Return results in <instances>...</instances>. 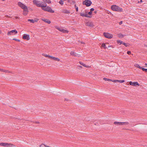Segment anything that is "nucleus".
<instances>
[{"label": "nucleus", "instance_id": "1", "mask_svg": "<svg viewBox=\"0 0 147 147\" xmlns=\"http://www.w3.org/2000/svg\"><path fill=\"white\" fill-rule=\"evenodd\" d=\"M43 5L44 7H41L43 10L51 13H54V11L52 10L50 7L47 6V4L46 3H43Z\"/></svg>", "mask_w": 147, "mask_h": 147}, {"label": "nucleus", "instance_id": "2", "mask_svg": "<svg viewBox=\"0 0 147 147\" xmlns=\"http://www.w3.org/2000/svg\"><path fill=\"white\" fill-rule=\"evenodd\" d=\"M111 8L113 11L118 12L123 11V10L122 8L116 5H112Z\"/></svg>", "mask_w": 147, "mask_h": 147}, {"label": "nucleus", "instance_id": "3", "mask_svg": "<svg viewBox=\"0 0 147 147\" xmlns=\"http://www.w3.org/2000/svg\"><path fill=\"white\" fill-rule=\"evenodd\" d=\"M33 3L34 4L36 5L37 7H44L43 5V4L44 2L42 1H40L37 0H34Z\"/></svg>", "mask_w": 147, "mask_h": 147}, {"label": "nucleus", "instance_id": "4", "mask_svg": "<svg viewBox=\"0 0 147 147\" xmlns=\"http://www.w3.org/2000/svg\"><path fill=\"white\" fill-rule=\"evenodd\" d=\"M55 28L58 30L59 31L63 33H67L69 31L63 29V28L61 27H59L57 26H55Z\"/></svg>", "mask_w": 147, "mask_h": 147}, {"label": "nucleus", "instance_id": "5", "mask_svg": "<svg viewBox=\"0 0 147 147\" xmlns=\"http://www.w3.org/2000/svg\"><path fill=\"white\" fill-rule=\"evenodd\" d=\"M92 3L91 1L90 0H86L83 2V4L86 5L87 7L90 6Z\"/></svg>", "mask_w": 147, "mask_h": 147}, {"label": "nucleus", "instance_id": "6", "mask_svg": "<svg viewBox=\"0 0 147 147\" xmlns=\"http://www.w3.org/2000/svg\"><path fill=\"white\" fill-rule=\"evenodd\" d=\"M103 35L106 38H111L113 37L111 34L108 33H104Z\"/></svg>", "mask_w": 147, "mask_h": 147}, {"label": "nucleus", "instance_id": "7", "mask_svg": "<svg viewBox=\"0 0 147 147\" xmlns=\"http://www.w3.org/2000/svg\"><path fill=\"white\" fill-rule=\"evenodd\" d=\"M18 5L23 9L27 8V6L20 2H18Z\"/></svg>", "mask_w": 147, "mask_h": 147}, {"label": "nucleus", "instance_id": "8", "mask_svg": "<svg viewBox=\"0 0 147 147\" xmlns=\"http://www.w3.org/2000/svg\"><path fill=\"white\" fill-rule=\"evenodd\" d=\"M18 33V31L16 30H12L10 31H9L7 32V34L8 35H11L14 34H16Z\"/></svg>", "mask_w": 147, "mask_h": 147}, {"label": "nucleus", "instance_id": "9", "mask_svg": "<svg viewBox=\"0 0 147 147\" xmlns=\"http://www.w3.org/2000/svg\"><path fill=\"white\" fill-rule=\"evenodd\" d=\"M129 84L130 85H132L134 86H139V84L137 82H132L131 81H130L129 82Z\"/></svg>", "mask_w": 147, "mask_h": 147}, {"label": "nucleus", "instance_id": "10", "mask_svg": "<svg viewBox=\"0 0 147 147\" xmlns=\"http://www.w3.org/2000/svg\"><path fill=\"white\" fill-rule=\"evenodd\" d=\"M23 38L24 39L29 40L30 39L29 35L28 34H25L23 36Z\"/></svg>", "mask_w": 147, "mask_h": 147}, {"label": "nucleus", "instance_id": "11", "mask_svg": "<svg viewBox=\"0 0 147 147\" xmlns=\"http://www.w3.org/2000/svg\"><path fill=\"white\" fill-rule=\"evenodd\" d=\"M70 55H71L74 56L75 57H80V55H79L78 54H77L73 51H71V52Z\"/></svg>", "mask_w": 147, "mask_h": 147}, {"label": "nucleus", "instance_id": "12", "mask_svg": "<svg viewBox=\"0 0 147 147\" xmlns=\"http://www.w3.org/2000/svg\"><path fill=\"white\" fill-rule=\"evenodd\" d=\"M80 15L81 16L83 17H84L89 18H90L92 17L91 16H90L88 15V14L87 13H80Z\"/></svg>", "mask_w": 147, "mask_h": 147}, {"label": "nucleus", "instance_id": "13", "mask_svg": "<svg viewBox=\"0 0 147 147\" xmlns=\"http://www.w3.org/2000/svg\"><path fill=\"white\" fill-rule=\"evenodd\" d=\"M23 11V14L25 16H26L28 12V8L24 9Z\"/></svg>", "mask_w": 147, "mask_h": 147}, {"label": "nucleus", "instance_id": "14", "mask_svg": "<svg viewBox=\"0 0 147 147\" xmlns=\"http://www.w3.org/2000/svg\"><path fill=\"white\" fill-rule=\"evenodd\" d=\"M62 12L65 14H69L70 13V11L66 9H63L62 10Z\"/></svg>", "mask_w": 147, "mask_h": 147}, {"label": "nucleus", "instance_id": "15", "mask_svg": "<svg viewBox=\"0 0 147 147\" xmlns=\"http://www.w3.org/2000/svg\"><path fill=\"white\" fill-rule=\"evenodd\" d=\"M86 24L87 26L89 27H92L94 26L93 23L91 22H88L86 23Z\"/></svg>", "mask_w": 147, "mask_h": 147}, {"label": "nucleus", "instance_id": "16", "mask_svg": "<svg viewBox=\"0 0 147 147\" xmlns=\"http://www.w3.org/2000/svg\"><path fill=\"white\" fill-rule=\"evenodd\" d=\"M79 63L81 65H82L83 66L85 67L90 68V67H91L90 66L88 65H87L86 64H85L82 62L80 61L79 62Z\"/></svg>", "mask_w": 147, "mask_h": 147}, {"label": "nucleus", "instance_id": "17", "mask_svg": "<svg viewBox=\"0 0 147 147\" xmlns=\"http://www.w3.org/2000/svg\"><path fill=\"white\" fill-rule=\"evenodd\" d=\"M50 59H53L54 61H60V59L59 58L53 56H51Z\"/></svg>", "mask_w": 147, "mask_h": 147}, {"label": "nucleus", "instance_id": "18", "mask_svg": "<svg viewBox=\"0 0 147 147\" xmlns=\"http://www.w3.org/2000/svg\"><path fill=\"white\" fill-rule=\"evenodd\" d=\"M42 20L45 22L47 23L48 24H50L51 23V22L50 20L47 19H42Z\"/></svg>", "mask_w": 147, "mask_h": 147}, {"label": "nucleus", "instance_id": "19", "mask_svg": "<svg viewBox=\"0 0 147 147\" xmlns=\"http://www.w3.org/2000/svg\"><path fill=\"white\" fill-rule=\"evenodd\" d=\"M7 147H15V146L13 144H11V143H7Z\"/></svg>", "mask_w": 147, "mask_h": 147}, {"label": "nucleus", "instance_id": "20", "mask_svg": "<svg viewBox=\"0 0 147 147\" xmlns=\"http://www.w3.org/2000/svg\"><path fill=\"white\" fill-rule=\"evenodd\" d=\"M94 9L93 8H92L90 9V12H89L88 13V15L91 16L92 15V11H94Z\"/></svg>", "mask_w": 147, "mask_h": 147}, {"label": "nucleus", "instance_id": "21", "mask_svg": "<svg viewBox=\"0 0 147 147\" xmlns=\"http://www.w3.org/2000/svg\"><path fill=\"white\" fill-rule=\"evenodd\" d=\"M129 123L128 122H121V125H127L129 124Z\"/></svg>", "mask_w": 147, "mask_h": 147}, {"label": "nucleus", "instance_id": "22", "mask_svg": "<svg viewBox=\"0 0 147 147\" xmlns=\"http://www.w3.org/2000/svg\"><path fill=\"white\" fill-rule=\"evenodd\" d=\"M42 1H43V2H44V3H46V4L47 3H51L50 0H42Z\"/></svg>", "mask_w": 147, "mask_h": 147}, {"label": "nucleus", "instance_id": "23", "mask_svg": "<svg viewBox=\"0 0 147 147\" xmlns=\"http://www.w3.org/2000/svg\"><path fill=\"white\" fill-rule=\"evenodd\" d=\"M114 124L117 125H121V122H115Z\"/></svg>", "mask_w": 147, "mask_h": 147}, {"label": "nucleus", "instance_id": "24", "mask_svg": "<svg viewBox=\"0 0 147 147\" xmlns=\"http://www.w3.org/2000/svg\"><path fill=\"white\" fill-rule=\"evenodd\" d=\"M134 66L137 68H138L140 69L142 68V67H141L140 65L138 64H135L134 65Z\"/></svg>", "mask_w": 147, "mask_h": 147}, {"label": "nucleus", "instance_id": "25", "mask_svg": "<svg viewBox=\"0 0 147 147\" xmlns=\"http://www.w3.org/2000/svg\"><path fill=\"white\" fill-rule=\"evenodd\" d=\"M0 146L6 147L7 143H0Z\"/></svg>", "mask_w": 147, "mask_h": 147}, {"label": "nucleus", "instance_id": "26", "mask_svg": "<svg viewBox=\"0 0 147 147\" xmlns=\"http://www.w3.org/2000/svg\"><path fill=\"white\" fill-rule=\"evenodd\" d=\"M42 55L43 56H45V57H48L50 59V58H51V56H50V55H47L46 54H42Z\"/></svg>", "mask_w": 147, "mask_h": 147}, {"label": "nucleus", "instance_id": "27", "mask_svg": "<svg viewBox=\"0 0 147 147\" xmlns=\"http://www.w3.org/2000/svg\"><path fill=\"white\" fill-rule=\"evenodd\" d=\"M102 47L104 48L105 49L107 48V47L106 46V45L104 43H103L102 45Z\"/></svg>", "mask_w": 147, "mask_h": 147}, {"label": "nucleus", "instance_id": "28", "mask_svg": "<svg viewBox=\"0 0 147 147\" xmlns=\"http://www.w3.org/2000/svg\"><path fill=\"white\" fill-rule=\"evenodd\" d=\"M63 3H64L63 1L62 0H60L59 2V3L61 5H63Z\"/></svg>", "mask_w": 147, "mask_h": 147}, {"label": "nucleus", "instance_id": "29", "mask_svg": "<svg viewBox=\"0 0 147 147\" xmlns=\"http://www.w3.org/2000/svg\"><path fill=\"white\" fill-rule=\"evenodd\" d=\"M117 43H120V45L122 44H123V42L122 41L120 40H117Z\"/></svg>", "mask_w": 147, "mask_h": 147}, {"label": "nucleus", "instance_id": "30", "mask_svg": "<svg viewBox=\"0 0 147 147\" xmlns=\"http://www.w3.org/2000/svg\"><path fill=\"white\" fill-rule=\"evenodd\" d=\"M28 21H30V22L32 23H34V20L33 19H32V20L28 19Z\"/></svg>", "mask_w": 147, "mask_h": 147}, {"label": "nucleus", "instance_id": "31", "mask_svg": "<svg viewBox=\"0 0 147 147\" xmlns=\"http://www.w3.org/2000/svg\"><path fill=\"white\" fill-rule=\"evenodd\" d=\"M103 80H105L107 81H111V79H110L107 78H103Z\"/></svg>", "mask_w": 147, "mask_h": 147}, {"label": "nucleus", "instance_id": "32", "mask_svg": "<svg viewBox=\"0 0 147 147\" xmlns=\"http://www.w3.org/2000/svg\"><path fill=\"white\" fill-rule=\"evenodd\" d=\"M123 44L124 45H125L126 47H127L129 46V44L128 43H126L124 42L123 43Z\"/></svg>", "mask_w": 147, "mask_h": 147}, {"label": "nucleus", "instance_id": "33", "mask_svg": "<svg viewBox=\"0 0 147 147\" xmlns=\"http://www.w3.org/2000/svg\"><path fill=\"white\" fill-rule=\"evenodd\" d=\"M46 145L44 144H42L40 146V147H46Z\"/></svg>", "mask_w": 147, "mask_h": 147}, {"label": "nucleus", "instance_id": "34", "mask_svg": "<svg viewBox=\"0 0 147 147\" xmlns=\"http://www.w3.org/2000/svg\"><path fill=\"white\" fill-rule=\"evenodd\" d=\"M3 72H4L5 73H10V72L8 70H6L5 69H4V70L3 71Z\"/></svg>", "mask_w": 147, "mask_h": 147}, {"label": "nucleus", "instance_id": "35", "mask_svg": "<svg viewBox=\"0 0 147 147\" xmlns=\"http://www.w3.org/2000/svg\"><path fill=\"white\" fill-rule=\"evenodd\" d=\"M111 81H112V82H118V80H111Z\"/></svg>", "mask_w": 147, "mask_h": 147}, {"label": "nucleus", "instance_id": "36", "mask_svg": "<svg viewBox=\"0 0 147 147\" xmlns=\"http://www.w3.org/2000/svg\"><path fill=\"white\" fill-rule=\"evenodd\" d=\"M124 82L125 81L124 80H118V82H119L122 83Z\"/></svg>", "mask_w": 147, "mask_h": 147}, {"label": "nucleus", "instance_id": "37", "mask_svg": "<svg viewBox=\"0 0 147 147\" xmlns=\"http://www.w3.org/2000/svg\"><path fill=\"white\" fill-rule=\"evenodd\" d=\"M123 35L121 34H120L119 35V37H123Z\"/></svg>", "mask_w": 147, "mask_h": 147}, {"label": "nucleus", "instance_id": "38", "mask_svg": "<svg viewBox=\"0 0 147 147\" xmlns=\"http://www.w3.org/2000/svg\"><path fill=\"white\" fill-rule=\"evenodd\" d=\"M127 53L128 55H130L131 54V52L130 51H128L127 52Z\"/></svg>", "mask_w": 147, "mask_h": 147}, {"label": "nucleus", "instance_id": "39", "mask_svg": "<svg viewBox=\"0 0 147 147\" xmlns=\"http://www.w3.org/2000/svg\"><path fill=\"white\" fill-rule=\"evenodd\" d=\"M140 69H142V71H145L146 69L143 68L142 67V68H141Z\"/></svg>", "mask_w": 147, "mask_h": 147}, {"label": "nucleus", "instance_id": "40", "mask_svg": "<svg viewBox=\"0 0 147 147\" xmlns=\"http://www.w3.org/2000/svg\"><path fill=\"white\" fill-rule=\"evenodd\" d=\"M13 40H16L17 41H18V42H20V40H18V39H13Z\"/></svg>", "mask_w": 147, "mask_h": 147}, {"label": "nucleus", "instance_id": "41", "mask_svg": "<svg viewBox=\"0 0 147 147\" xmlns=\"http://www.w3.org/2000/svg\"><path fill=\"white\" fill-rule=\"evenodd\" d=\"M4 70V69H0V71L3 72Z\"/></svg>", "mask_w": 147, "mask_h": 147}, {"label": "nucleus", "instance_id": "42", "mask_svg": "<svg viewBox=\"0 0 147 147\" xmlns=\"http://www.w3.org/2000/svg\"><path fill=\"white\" fill-rule=\"evenodd\" d=\"M76 11H78V7L76 8Z\"/></svg>", "mask_w": 147, "mask_h": 147}, {"label": "nucleus", "instance_id": "43", "mask_svg": "<svg viewBox=\"0 0 147 147\" xmlns=\"http://www.w3.org/2000/svg\"><path fill=\"white\" fill-rule=\"evenodd\" d=\"M122 23V21H121V22H119V24L120 25Z\"/></svg>", "mask_w": 147, "mask_h": 147}, {"label": "nucleus", "instance_id": "44", "mask_svg": "<svg viewBox=\"0 0 147 147\" xmlns=\"http://www.w3.org/2000/svg\"><path fill=\"white\" fill-rule=\"evenodd\" d=\"M112 47V46L111 45H109L108 46V47L109 48V47Z\"/></svg>", "mask_w": 147, "mask_h": 147}, {"label": "nucleus", "instance_id": "45", "mask_svg": "<svg viewBox=\"0 0 147 147\" xmlns=\"http://www.w3.org/2000/svg\"><path fill=\"white\" fill-rule=\"evenodd\" d=\"M145 65H146V67H147V63H145Z\"/></svg>", "mask_w": 147, "mask_h": 147}, {"label": "nucleus", "instance_id": "46", "mask_svg": "<svg viewBox=\"0 0 147 147\" xmlns=\"http://www.w3.org/2000/svg\"><path fill=\"white\" fill-rule=\"evenodd\" d=\"M142 2H143V1H142V0H140V2L142 3Z\"/></svg>", "mask_w": 147, "mask_h": 147}, {"label": "nucleus", "instance_id": "47", "mask_svg": "<svg viewBox=\"0 0 147 147\" xmlns=\"http://www.w3.org/2000/svg\"><path fill=\"white\" fill-rule=\"evenodd\" d=\"M15 18L16 19H18V17H15Z\"/></svg>", "mask_w": 147, "mask_h": 147}, {"label": "nucleus", "instance_id": "48", "mask_svg": "<svg viewBox=\"0 0 147 147\" xmlns=\"http://www.w3.org/2000/svg\"><path fill=\"white\" fill-rule=\"evenodd\" d=\"M37 21H38V20H34V22H37Z\"/></svg>", "mask_w": 147, "mask_h": 147}, {"label": "nucleus", "instance_id": "49", "mask_svg": "<svg viewBox=\"0 0 147 147\" xmlns=\"http://www.w3.org/2000/svg\"><path fill=\"white\" fill-rule=\"evenodd\" d=\"M46 147H51L50 146H46Z\"/></svg>", "mask_w": 147, "mask_h": 147}, {"label": "nucleus", "instance_id": "50", "mask_svg": "<svg viewBox=\"0 0 147 147\" xmlns=\"http://www.w3.org/2000/svg\"><path fill=\"white\" fill-rule=\"evenodd\" d=\"M79 67H80V68H82V67L81 66H79Z\"/></svg>", "mask_w": 147, "mask_h": 147}, {"label": "nucleus", "instance_id": "51", "mask_svg": "<svg viewBox=\"0 0 147 147\" xmlns=\"http://www.w3.org/2000/svg\"><path fill=\"white\" fill-rule=\"evenodd\" d=\"M145 71H147V69H146Z\"/></svg>", "mask_w": 147, "mask_h": 147}, {"label": "nucleus", "instance_id": "52", "mask_svg": "<svg viewBox=\"0 0 147 147\" xmlns=\"http://www.w3.org/2000/svg\"><path fill=\"white\" fill-rule=\"evenodd\" d=\"M39 123L38 122H36V123Z\"/></svg>", "mask_w": 147, "mask_h": 147}, {"label": "nucleus", "instance_id": "53", "mask_svg": "<svg viewBox=\"0 0 147 147\" xmlns=\"http://www.w3.org/2000/svg\"><path fill=\"white\" fill-rule=\"evenodd\" d=\"M94 12H95V13H96V11H94Z\"/></svg>", "mask_w": 147, "mask_h": 147}, {"label": "nucleus", "instance_id": "54", "mask_svg": "<svg viewBox=\"0 0 147 147\" xmlns=\"http://www.w3.org/2000/svg\"><path fill=\"white\" fill-rule=\"evenodd\" d=\"M139 2H139V1H138V3H139Z\"/></svg>", "mask_w": 147, "mask_h": 147}]
</instances>
